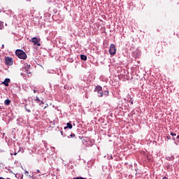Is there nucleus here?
I'll return each mask as SVG.
<instances>
[{"label": "nucleus", "instance_id": "1", "mask_svg": "<svg viewBox=\"0 0 179 179\" xmlns=\"http://www.w3.org/2000/svg\"><path fill=\"white\" fill-rule=\"evenodd\" d=\"M94 92L98 94L99 97H103V96H108L109 92L108 90H105L103 92V87L100 85H97L95 89Z\"/></svg>", "mask_w": 179, "mask_h": 179}, {"label": "nucleus", "instance_id": "2", "mask_svg": "<svg viewBox=\"0 0 179 179\" xmlns=\"http://www.w3.org/2000/svg\"><path fill=\"white\" fill-rule=\"evenodd\" d=\"M15 54L20 59H26V58H27V55L22 50H17Z\"/></svg>", "mask_w": 179, "mask_h": 179}, {"label": "nucleus", "instance_id": "3", "mask_svg": "<svg viewBox=\"0 0 179 179\" xmlns=\"http://www.w3.org/2000/svg\"><path fill=\"white\" fill-rule=\"evenodd\" d=\"M117 52V48H115V45L114 44H110V48H109V54L110 55H115Z\"/></svg>", "mask_w": 179, "mask_h": 179}, {"label": "nucleus", "instance_id": "4", "mask_svg": "<svg viewBox=\"0 0 179 179\" xmlns=\"http://www.w3.org/2000/svg\"><path fill=\"white\" fill-rule=\"evenodd\" d=\"M41 39L37 37L32 38V43H34V45H38V47H40L41 44L40 43Z\"/></svg>", "mask_w": 179, "mask_h": 179}, {"label": "nucleus", "instance_id": "5", "mask_svg": "<svg viewBox=\"0 0 179 179\" xmlns=\"http://www.w3.org/2000/svg\"><path fill=\"white\" fill-rule=\"evenodd\" d=\"M6 65L10 66L13 65V59L10 57H6Z\"/></svg>", "mask_w": 179, "mask_h": 179}, {"label": "nucleus", "instance_id": "6", "mask_svg": "<svg viewBox=\"0 0 179 179\" xmlns=\"http://www.w3.org/2000/svg\"><path fill=\"white\" fill-rule=\"evenodd\" d=\"M9 82H10V79L9 78H6L4 82L2 83L4 86H9Z\"/></svg>", "mask_w": 179, "mask_h": 179}, {"label": "nucleus", "instance_id": "7", "mask_svg": "<svg viewBox=\"0 0 179 179\" xmlns=\"http://www.w3.org/2000/svg\"><path fill=\"white\" fill-rule=\"evenodd\" d=\"M35 101H36V103H38L39 104H44V102L43 101L40 100V99L37 96H36V99H35Z\"/></svg>", "mask_w": 179, "mask_h": 179}, {"label": "nucleus", "instance_id": "8", "mask_svg": "<svg viewBox=\"0 0 179 179\" xmlns=\"http://www.w3.org/2000/svg\"><path fill=\"white\" fill-rule=\"evenodd\" d=\"M80 59H82V61H86L87 59V57H86V55H81Z\"/></svg>", "mask_w": 179, "mask_h": 179}, {"label": "nucleus", "instance_id": "9", "mask_svg": "<svg viewBox=\"0 0 179 179\" xmlns=\"http://www.w3.org/2000/svg\"><path fill=\"white\" fill-rule=\"evenodd\" d=\"M66 127H64V129H68V128H69V129H72V124H71V123H67L66 124Z\"/></svg>", "mask_w": 179, "mask_h": 179}, {"label": "nucleus", "instance_id": "10", "mask_svg": "<svg viewBox=\"0 0 179 179\" xmlns=\"http://www.w3.org/2000/svg\"><path fill=\"white\" fill-rule=\"evenodd\" d=\"M4 26H3V22L0 21V30H3L4 29Z\"/></svg>", "mask_w": 179, "mask_h": 179}, {"label": "nucleus", "instance_id": "11", "mask_svg": "<svg viewBox=\"0 0 179 179\" xmlns=\"http://www.w3.org/2000/svg\"><path fill=\"white\" fill-rule=\"evenodd\" d=\"M4 104H5L6 106H9V104H10V100L6 99V100L4 101Z\"/></svg>", "mask_w": 179, "mask_h": 179}, {"label": "nucleus", "instance_id": "12", "mask_svg": "<svg viewBox=\"0 0 179 179\" xmlns=\"http://www.w3.org/2000/svg\"><path fill=\"white\" fill-rule=\"evenodd\" d=\"M171 136H177V134H174V133H171Z\"/></svg>", "mask_w": 179, "mask_h": 179}, {"label": "nucleus", "instance_id": "13", "mask_svg": "<svg viewBox=\"0 0 179 179\" xmlns=\"http://www.w3.org/2000/svg\"><path fill=\"white\" fill-rule=\"evenodd\" d=\"M70 136H71V138L75 137V134H71Z\"/></svg>", "mask_w": 179, "mask_h": 179}, {"label": "nucleus", "instance_id": "14", "mask_svg": "<svg viewBox=\"0 0 179 179\" xmlns=\"http://www.w3.org/2000/svg\"><path fill=\"white\" fill-rule=\"evenodd\" d=\"M10 155H11V156H13V155H14V156H16V155H17V152H15L14 154L11 153Z\"/></svg>", "mask_w": 179, "mask_h": 179}, {"label": "nucleus", "instance_id": "15", "mask_svg": "<svg viewBox=\"0 0 179 179\" xmlns=\"http://www.w3.org/2000/svg\"><path fill=\"white\" fill-rule=\"evenodd\" d=\"M4 47H5V45H1V48H4Z\"/></svg>", "mask_w": 179, "mask_h": 179}, {"label": "nucleus", "instance_id": "16", "mask_svg": "<svg viewBox=\"0 0 179 179\" xmlns=\"http://www.w3.org/2000/svg\"><path fill=\"white\" fill-rule=\"evenodd\" d=\"M167 139H171V137L170 136H167Z\"/></svg>", "mask_w": 179, "mask_h": 179}, {"label": "nucleus", "instance_id": "17", "mask_svg": "<svg viewBox=\"0 0 179 179\" xmlns=\"http://www.w3.org/2000/svg\"><path fill=\"white\" fill-rule=\"evenodd\" d=\"M37 173H40V170L38 169V170H37Z\"/></svg>", "mask_w": 179, "mask_h": 179}, {"label": "nucleus", "instance_id": "18", "mask_svg": "<svg viewBox=\"0 0 179 179\" xmlns=\"http://www.w3.org/2000/svg\"><path fill=\"white\" fill-rule=\"evenodd\" d=\"M177 139H178V140H179V135L177 136Z\"/></svg>", "mask_w": 179, "mask_h": 179}, {"label": "nucleus", "instance_id": "19", "mask_svg": "<svg viewBox=\"0 0 179 179\" xmlns=\"http://www.w3.org/2000/svg\"><path fill=\"white\" fill-rule=\"evenodd\" d=\"M162 179H167V178H166V177H164Z\"/></svg>", "mask_w": 179, "mask_h": 179}, {"label": "nucleus", "instance_id": "20", "mask_svg": "<svg viewBox=\"0 0 179 179\" xmlns=\"http://www.w3.org/2000/svg\"><path fill=\"white\" fill-rule=\"evenodd\" d=\"M45 108H47V106H45V107H44V110H45Z\"/></svg>", "mask_w": 179, "mask_h": 179}, {"label": "nucleus", "instance_id": "21", "mask_svg": "<svg viewBox=\"0 0 179 179\" xmlns=\"http://www.w3.org/2000/svg\"><path fill=\"white\" fill-rule=\"evenodd\" d=\"M34 93H36V91H35V90H34Z\"/></svg>", "mask_w": 179, "mask_h": 179}, {"label": "nucleus", "instance_id": "22", "mask_svg": "<svg viewBox=\"0 0 179 179\" xmlns=\"http://www.w3.org/2000/svg\"><path fill=\"white\" fill-rule=\"evenodd\" d=\"M173 141H176V138H173Z\"/></svg>", "mask_w": 179, "mask_h": 179}, {"label": "nucleus", "instance_id": "23", "mask_svg": "<svg viewBox=\"0 0 179 179\" xmlns=\"http://www.w3.org/2000/svg\"><path fill=\"white\" fill-rule=\"evenodd\" d=\"M28 113H30V110H28Z\"/></svg>", "mask_w": 179, "mask_h": 179}, {"label": "nucleus", "instance_id": "24", "mask_svg": "<svg viewBox=\"0 0 179 179\" xmlns=\"http://www.w3.org/2000/svg\"><path fill=\"white\" fill-rule=\"evenodd\" d=\"M27 73H29V72H27Z\"/></svg>", "mask_w": 179, "mask_h": 179}, {"label": "nucleus", "instance_id": "25", "mask_svg": "<svg viewBox=\"0 0 179 179\" xmlns=\"http://www.w3.org/2000/svg\"><path fill=\"white\" fill-rule=\"evenodd\" d=\"M61 134H62V131H61Z\"/></svg>", "mask_w": 179, "mask_h": 179}]
</instances>
